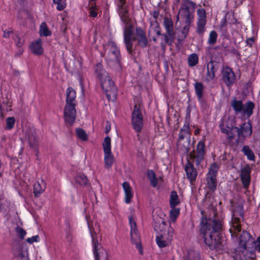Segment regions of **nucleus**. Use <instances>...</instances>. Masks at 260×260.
<instances>
[{"label":"nucleus","instance_id":"12","mask_svg":"<svg viewBox=\"0 0 260 260\" xmlns=\"http://www.w3.org/2000/svg\"><path fill=\"white\" fill-rule=\"evenodd\" d=\"M101 86L108 99L116 94L117 88L113 81L108 76L100 80Z\"/></svg>","mask_w":260,"mask_h":260},{"label":"nucleus","instance_id":"26","mask_svg":"<svg viewBox=\"0 0 260 260\" xmlns=\"http://www.w3.org/2000/svg\"><path fill=\"white\" fill-rule=\"evenodd\" d=\"M122 187L124 191L125 194V202L129 204L131 202L132 198L133 197V193L129 184L127 182H124L122 184Z\"/></svg>","mask_w":260,"mask_h":260},{"label":"nucleus","instance_id":"5","mask_svg":"<svg viewBox=\"0 0 260 260\" xmlns=\"http://www.w3.org/2000/svg\"><path fill=\"white\" fill-rule=\"evenodd\" d=\"M107 45L110 47L109 54L114 56V59L107 60L108 65L112 67L115 70L121 72L122 69V63L119 49L113 41H109Z\"/></svg>","mask_w":260,"mask_h":260},{"label":"nucleus","instance_id":"24","mask_svg":"<svg viewBox=\"0 0 260 260\" xmlns=\"http://www.w3.org/2000/svg\"><path fill=\"white\" fill-rule=\"evenodd\" d=\"M94 73L96 77L99 80L105 78V77L109 76L108 73L106 71L101 62H98L96 64L94 67Z\"/></svg>","mask_w":260,"mask_h":260},{"label":"nucleus","instance_id":"46","mask_svg":"<svg viewBox=\"0 0 260 260\" xmlns=\"http://www.w3.org/2000/svg\"><path fill=\"white\" fill-rule=\"evenodd\" d=\"M64 224L66 225L64 230L66 234V237L67 239H69L72 233L71 226L70 224V220L68 218L64 220Z\"/></svg>","mask_w":260,"mask_h":260},{"label":"nucleus","instance_id":"38","mask_svg":"<svg viewBox=\"0 0 260 260\" xmlns=\"http://www.w3.org/2000/svg\"><path fill=\"white\" fill-rule=\"evenodd\" d=\"M233 220V229H230V231L231 233V235L233 236L235 235V236H237V234L240 232L241 230V222L242 220H240L239 222H237L235 220Z\"/></svg>","mask_w":260,"mask_h":260},{"label":"nucleus","instance_id":"7","mask_svg":"<svg viewBox=\"0 0 260 260\" xmlns=\"http://www.w3.org/2000/svg\"><path fill=\"white\" fill-rule=\"evenodd\" d=\"M221 132L228 136V139L232 140L235 137L234 131L236 132V118L234 116H230L225 120H222L219 124Z\"/></svg>","mask_w":260,"mask_h":260},{"label":"nucleus","instance_id":"40","mask_svg":"<svg viewBox=\"0 0 260 260\" xmlns=\"http://www.w3.org/2000/svg\"><path fill=\"white\" fill-rule=\"evenodd\" d=\"M26 3H27V1H17V9L19 14L22 12L28 14L29 10L25 7Z\"/></svg>","mask_w":260,"mask_h":260},{"label":"nucleus","instance_id":"32","mask_svg":"<svg viewBox=\"0 0 260 260\" xmlns=\"http://www.w3.org/2000/svg\"><path fill=\"white\" fill-rule=\"evenodd\" d=\"M228 21L226 16L225 15L221 20L220 25L219 26V31L222 36L226 37L228 34Z\"/></svg>","mask_w":260,"mask_h":260},{"label":"nucleus","instance_id":"55","mask_svg":"<svg viewBox=\"0 0 260 260\" xmlns=\"http://www.w3.org/2000/svg\"><path fill=\"white\" fill-rule=\"evenodd\" d=\"M251 248H254V250L260 252V236L256 239V240L254 239Z\"/></svg>","mask_w":260,"mask_h":260},{"label":"nucleus","instance_id":"9","mask_svg":"<svg viewBox=\"0 0 260 260\" xmlns=\"http://www.w3.org/2000/svg\"><path fill=\"white\" fill-rule=\"evenodd\" d=\"M237 139L236 143L237 144H243L247 137H251L252 134V126L251 121L248 120L247 122H244L239 127H237Z\"/></svg>","mask_w":260,"mask_h":260},{"label":"nucleus","instance_id":"47","mask_svg":"<svg viewBox=\"0 0 260 260\" xmlns=\"http://www.w3.org/2000/svg\"><path fill=\"white\" fill-rule=\"evenodd\" d=\"M217 34L215 30H212L210 32L209 38L208 41L210 45H214L217 41Z\"/></svg>","mask_w":260,"mask_h":260},{"label":"nucleus","instance_id":"29","mask_svg":"<svg viewBox=\"0 0 260 260\" xmlns=\"http://www.w3.org/2000/svg\"><path fill=\"white\" fill-rule=\"evenodd\" d=\"M180 203L178 195L175 190L172 191L170 195V207L171 208H174Z\"/></svg>","mask_w":260,"mask_h":260},{"label":"nucleus","instance_id":"33","mask_svg":"<svg viewBox=\"0 0 260 260\" xmlns=\"http://www.w3.org/2000/svg\"><path fill=\"white\" fill-rule=\"evenodd\" d=\"M219 168V167L216 162L211 164L209 168V172L207 175V177L217 178V175Z\"/></svg>","mask_w":260,"mask_h":260},{"label":"nucleus","instance_id":"22","mask_svg":"<svg viewBox=\"0 0 260 260\" xmlns=\"http://www.w3.org/2000/svg\"><path fill=\"white\" fill-rule=\"evenodd\" d=\"M153 222L152 225L154 230L156 232H161L164 230L166 226V222L161 218L158 216H153Z\"/></svg>","mask_w":260,"mask_h":260},{"label":"nucleus","instance_id":"14","mask_svg":"<svg viewBox=\"0 0 260 260\" xmlns=\"http://www.w3.org/2000/svg\"><path fill=\"white\" fill-rule=\"evenodd\" d=\"M133 35V30L132 26L130 25L125 27L124 30L123 37L124 43L126 49L130 55V57L134 58L135 54V51L133 49V44L131 43L132 37Z\"/></svg>","mask_w":260,"mask_h":260},{"label":"nucleus","instance_id":"36","mask_svg":"<svg viewBox=\"0 0 260 260\" xmlns=\"http://www.w3.org/2000/svg\"><path fill=\"white\" fill-rule=\"evenodd\" d=\"M194 90L197 98H203L204 85L202 82H197L194 84Z\"/></svg>","mask_w":260,"mask_h":260},{"label":"nucleus","instance_id":"8","mask_svg":"<svg viewBox=\"0 0 260 260\" xmlns=\"http://www.w3.org/2000/svg\"><path fill=\"white\" fill-rule=\"evenodd\" d=\"M230 203L233 213L232 220H235L237 222H239L240 220H243L244 213L243 205L245 201L242 198H237L231 200Z\"/></svg>","mask_w":260,"mask_h":260},{"label":"nucleus","instance_id":"10","mask_svg":"<svg viewBox=\"0 0 260 260\" xmlns=\"http://www.w3.org/2000/svg\"><path fill=\"white\" fill-rule=\"evenodd\" d=\"M128 220L131 226V237L132 242L133 244L136 245V247L139 250L140 254L143 255V247L141 242V238L137 228L136 222L134 220V218L132 215L128 217Z\"/></svg>","mask_w":260,"mask_h":260},{"label":"nucleus","instance_id":"64","mask_svg":"<svg viewBox=\"0 0 260 260\" xmlns=\"http://www.w3.org/2000/svg\"><path fill=\"white\" fill-rule=\"evenodd\" d=\"M189 122H185V124L184 125V126L183 128H182L180 130L181 132H188V131L189 129Z\"/></svg>","mask_w":260,"mask_h":260},{"label":"nucleus","instance_id":"4","mask_svg":"<svg viewBox=\"0 0 260 260\" xmlns=\"http://www.w3.org/2000/svg\"><path fill=\"white\" fill-rule=\"evenodd\" d=\"M254 238L247 231L244 230L240 234L238 241V246L235 249V253L239 255L241 260L246 259L244 252L246 251L247 248H250Z\"/></svg>","mask_w":260,"mask_h":260},{"label":"nucleus","instance_id":"28","mask_svg":"<svg viewBox=\"0 0 260 260\" xmlns=\"http://www.w3.org/2000/svg\"><path fill=\"white\" fill-rule=\"evenodd\" d=\"M164 23L167 33L170 37L173 38L174 33L173 31V23L172 19L165 17Z\"/></svg>","mask_w":260,"mask_h":260},{"label":"nucleus","instance_id":"17","mask_svg":"<svg viewBox=\"0 0 260 260\" xmlns=\"http://www.w3.org/2000/svg\"><path fill=\"white\" fill-rule=\"evenodd\" d=\"M96 237V233L91 234L92 242L93 244V253L94 254L95 260H100L102 255H104L105 251V256L107 257V252L106 251L100 246L98 240L95 238Z\"/></svg>","mask_w":260,"mask_h":260},{"label":"nucleus","instance_id":"41","mask_svg":"<svg viewBox=\"0 0 260 260\" xmlns=\"http://www.w3.org/2000/svg\"><path fill=\"white\" fill-rule=\"evenodd\" d=\"M45 188V184L43 186H41L40 183L39 182L35 183L34 188L35 196L38 197L44 191Z\"/></svg>","mask_w":260,"mask_h":260},{"label":"nucleus","instance_id":"44","mask_svg":"<svg viewBox=\"0 0 260 260\" xmlns=\"http://www.w3.org/2000/svg\"><path fill=\"white\" fill-rule=\"evenodd\" d=\"M180 214V208L174 207L171 208L170 211V217L172 221H175Z\"/></svg>","mask_w":260,"mask_h":260},{"label":"nucleus","instance_id":"62","mask_svg":"<svg viewBox=\"0 0 260 260\" xmlns=\"http://www.w3.org/2000/svg\"><path fill=\"white\" fill-rule=\"evenodd\" d=\"M15 41L16 45L19 47H21L24 42V40L18 36H16V39Z\"/></svg>","mask_w":260,"mask_h":260},{"label":"nucleus","instance_id":"16","mask_svg":"<svg viewBox=\"0 0 260 260\" xmlns=\"http://www.w3.org/2000/svg\"><path fill=\"white\" fill-rule=\"evenodd\" d=\"M117 6L121 21L125 24H127L129 22L128 3L126 1H117Z\"/></svg>","mask_w":260,"mask_h":260},{"label":"nucleus","instance_id":"23","mask_svg":"<svg viewBox=\"0 0 260 260\" xmlns=\"http://www.w3.org/2000/svg\"><path fill=\"white\" fill-rule=\"evenodd\" d=\"M32 52L37 55L43 54V49L42 47V40L41 39H38L36 41L31 43L30 46Z\"/></svg>","mask_w":260,"mask_h":260},{"label":"nucleus","instance_id":"53","mask_svg":"<svg viewBox=\"0 0 260 260\" xmlns=\"http://www.w3.org/2000/svg\"><path fill=\"white\" fill-rule=\"evenodd\" d=\"M189 144H190V140H189L188 142H187V145H183L182 146H181L180 148H179L180 151L184 155H187L190 148H189Z\"/></svg>","mask_w":260,"mask_h":260},{"label":"nucleus","instance_id":"1","mask_svg":"<svg viewBox=\"0 0 260 260\" xmlns=\"http://www.w3.org/2000/svg\"><path fill=\"white\" fill-rule=\"evenodd\" d=\"M202 217L200 223L199 237L204 240V243L211 250L222 249V240L220 232L221 221L216 218H208L204 216V211H201Z\"/></svg>","mask_w":260,"mask_h":260},{"label":"nucleus","instance_id":"27","mask_svg":"<svg viewBox=\"0 0 260 260\" xmlns=\"http://www.w3.org/2000/svg\"><path fill=\"white\" fill-rule=\"evenodd\" d=\"M76 183L81 186H87L89 184L88 180L84 174L79 173L75 177Z\"/></svg>","mask_w":260,"mask_h":260},{"label":"nucleus","instance_id":"63","mask_svg":"<svg viewBox=\"0 0 260 260\" xmlns=\"http://www.w3.org/2000/svg\"><path fill=\"white\" fill-rule=\"evenodd\" d=\"M3 37L5 38H9L10 35L13 32L12 28H9L8 30H4Z\"/></svg>","mask_w":260,"mask_h":260},{"label":"nucleus","instance_id":"18","mask_svg":"<svg viewBox=\"0 0 260 260\" xmlns=\"http://www.w3.org/2000/svg\"><path fill=\"white\" fill-rule=\"evenodd\" d=\"M220 66V63L217 61L211 60L207 63V71L206 76L208 80H212L215 78V73L218 70Z\"/></svg>","mask_w":260,"mask_h":260},{"label":"nucleus","instance_id":"37","mask_svg":"<svg viewBox=\"0 0 260 260\" xmlns=\"http://www.w3.org/2000/svg\"><path fill=\"white\" fill-rule=\"evenodd\" d=\"M147 177L150 180V184L153 187H156L157 184L158 179L156 177L154 171L152 170H148Z\"/></svg>","mask_w":260,"mask_h":260},{"label":"nucleus","instance_id":"50","mask_svg":"<svg viewBox=\"0 0 260 260\" xmlns=\"http://www.w3.org/2000/svg\"><path fill=\"white\" fill-rule=\"evenodd\" d=\"M251 171V169L249 167L248 165H246L244 166L241 170V172L240 176H250V173Z\"/></svg>","mask_w":260,"mask_h":260},{"label":"nucleus","instance_id":"52","mask_svg":"<svg viewBox=\"0 0 260 260\" xmlns=\"http://www.w3.org/2000/svg\"><path fill=\"white\" fill-rule=\"evenodd\" d=\"M97 7L95 4H91L89 9V16L95 17L97 16L98 13L96 11Z\"/></svg>","mask_w":260,"mask_h":260},{"label":"nucleus","instance_id":"25","mask_svg":"<svg viewBox=\"0 0 260 260\" xmlns=\"http://www.w3.org/2000/svg\"><path fill=\"white\" fill-rule=\"evenodd\" d=\"M169 233V237L166 240L165 236L160 235L159 236H157L156 238V242L157 245L160 247L163 248L166 247L170 242H171L173 237L172 234H170V232Z\"/></svg>","mask_w":260,"mask_h":260},{"label":"nucleus","instance_id":"57","mask_svg":"<svg viewBox=\"0 0 260 260\" xmlns=\"http://www.w3.org/2000/svg\"><path fill=\"white\" fill-rule=\"evenodd\" d=\"M198 100L201 105V109L203 110H206L208 108V104L206 100L203 98H198Z\"/></svg>","mask_w":260,"mask_h":260},{"label":"nucleus","instance_id":"42","mask_svg":"<svg viewBox=\"0 0 260 260\" xmlns=\"http://www.w3.org/2000/svg\"><path fill=\"white\" fill-rule=\"evenodd\" d=\"M103 147L104 152H111V138L109 136L105 138L103 143Z\"/></svg>","mask_w":260,"mask_h":260},{"label":"nucleus","instance_id":"19","mask_svg":"<svg viewBox=\"0 0 260 260\" xmlns=\"http://www.w3.org/2000/svg\"><path fill=\"white\" fill-rule=\"evenodd\" d=\"M185 171L187 178L192 184L196 180L198 172L196 169L194 167L193 164L188 160L185 165Z\"/></svg>","mask_w":260,"mask_h":260},{"label":"nucleus","instance_id":"35","mask_svg":"<svg viewBox=\"0 0 260 260\" xmlns=\"http://www.w3.org/2000/svg\"><path fill=\"white\" fill-rule=\"evenodd\" d=\"M39 35L41 37H48L51 35V31L49 29L45 22H42L41 24Z\"/></svg>","mask_w":260,"mask_h":260},{"label":"nucleus","instance_id":"61","mask_svg":"<svg viewBox=\"0 0 260 260\" xmlns=\"http://www.w3.org/2000/svg\"><path fill=\"white\" fill-rule=\"evenodd\" d=\"M40 240V237L38 235H36L31 237V238H28L26 241L29 244H32L34 242H38Z\"/></svg>","mask_w":260,"mask_h":260},{"label":"nucleus","instance_id":"11","mask_svg":"<svg viewBox=\"0 0 260 260\" xmlns=\"http://www.w3.org/2000/svg\"><path fill=\"white\" fill-rule=\"evenodd\" d=\"M132 124L137 133H140L143 127V116L140 106L135 105L132 114Z\"/></svg>","mask_w":260,"mask_h":260},{"label":"nucleus","instance_id":"6","mask_svg":"<svg viewBox=\"0 0 260 260\" xmlns=\"http://www.w3.org/2000/svg\"><path fill=\"white\" fill-rule=\"evenodd\" d=\"M196 4L192 1H185L184 4L181 5L179 13L183 18L185 19V25L183 27V33H185L184 38H186L189 31L190 24L193 20V16L190 11L191 7L193 10L195 8Z\"/></svg>","mask_w":260,"mask_h":260},{"label":"nucleus","instance_id":"59","mask_svg":"<svg viewBox=\"0 0 260 260\" xmlns=\"http://www.w3.org/2000/svg\"><path fill=\"white\" fill-rule=\"evenodd\" d=\"M191 108L190 105H188L186 109V115L185 117V122H189L190 119V113Z\"/></svg>","mask_w":260,"mask_h":260},{"label":"nucleus","instance_id":"2","mask_svg":"<svg viewBox=\"0 0 260 260\" xmlns=\"http://www.w3.org/2000/svg\"><path fill=\"white\" fill-rule=\"evenodd\" d=\"M66 105L64 110V121L70 126H72L75 121L76 110L75 109L76 93L72 87H69L66 91Z\"/></svg>","mask_w":260,"mask_h":260},{"label":"nucleus","instance_id":"60","mask_svg":"<svg viewBox=\"0 0 260 260\" xmlns=\"http://www.w3.org/2000/svg\"><path fill=\"white\" fill-rule=\"evenodd\" d=\"M192 158H196L195 159V164L197 166H199L202 161L204 159V156L203 155H196V156H193L191 157Z\"/></svg>","mask_w":260,"mask_h":260},{"label":"nucleus","instance_id":"58","mask_svg":"<svg viewBox=\"0 0 260 260\" xmlns=\"http://www.w3.org/2000/svg\"><path fill=\"white\" fill-rule=\"evenodd\" d=\"M151 26H154V31L156 34L157 36H161L162 34L160 32V28L159 26L158 23L156 21H155V22L151 24Z\"/></svg>","mask_w":260,"mask_h":260},{"label":"nucleus","instance_id":"48","mask_svg":"<svg viewBox=\"0 0 260 260\" xmlns=\"http://www.w3.org/2000/svg\"><path fill=\"white\" fill-rule=\"evenodd\" d=\"M6 128L11 129L14 127L15 119L14 117H9L6 118Z\"/></svg>","mask_w":260,"mask_h":260},{"label":"nucleus","instance_id":"15","mask_svg":"<svg viewBox=\"0 0 260 260\" xmlns=\"http://www.w3.org/2000/svg\"><path fill=\"white\" fill-rule=\"evenodd\" d=\"M26 137L29 148L38 151L39 145V139L35 129L29 127L25 132Z\"/></svg>","mask_w":260,"mask_h":260},{"label":"nucleus","instance_id":"43","mask_svg":"<svg viewBox=\"0 0 260 260\" xmlns=\"http://www.w3.org/2000/svg\"><path fill=\"white\" fill-rule=\"evenodd\" d=\"M198 56L197 54L192 53L188 58V64L189 67H194L198 63Z\"/></svg>","mask_w":260,"mask_h":260},{"label":"nucleus","instance_id":"3","mask_svg":"<svg viewBox=\"0 0 260 260\" xmlns=\"http://www.w3.org/2000/svg\"><path fill=\"white\" fill-rule=\"evenodd\" d=\"M231 106L236 115L241 113L242 116L247 119H249L253 114V110L255 108V104L253 102L248 101L244 105L241 100H237L236 98L231 101Z\"/></svg>","mask_w":260,"mask_h":260},{"label":"nucleus","instance_id":"34","mask_svg":"<svg viewBox=\"0 0 260 260\" xmlns=\"http://www.w3.org/2000/svg\"><path fill=\"white\" fill-rule=\"evenodd\" d=\"M241 151L247 156L248 159L255 161L254 154L248 145L244 146Z\"/></svg>","mask_w":260,"mask_h":260},{"label":"nucleus","instance_id":"54","mask_svg":"<svg viewBox=\"0 0 260 260\" xmlns=\"http://www.w3.org/2000/svg\"><path fill=\"white\" fill-rule=\"evenodd\" d=\"M161 36H162V39L165 42V44H167L169 45H172L173 42L174 38L170 37L167 33L166 34H162ZM173 37H174V36Z\"/></svg>","mask_w":260,"mask_h":260},{"label":"nucleus","instance_id":"45","mask_svg":"<svg viewBox=\"0 0 260 260\" xmlns=\"http://www.w3.org/2000/svg\"><path fill=\"white\" fill-rule=\"evenodd\" d=\"M77 137L83 141H87L88 139L87 135L85 131L82 128H78L76 129Z\"/></svg>","mask_w":260,"mask_h":260},{"label":"nucleus","instance_id":"56","mask_svg":"<svg viewBox=\"0 0 260 260\" xmlns=\"http://www.w3.org/2000/svg\"><path fill=\"white\" fill-rule=\"evenodd\" d=\"M66 1H53V3L57 4V9L59 11L63 10L66 7Z\"/></svg>","mask_w":260,"mask_h":260},{"label":"nucleus","instance_id":"39","mask_svg":"<svg viewBox=\"0 0 260 260\" xmlns=\"http://www.w3.org/2000/svg\"><path fill=\"white\" fill-rule=\"evenodd\" d=\"M205 140V139H204ZM206 154V146L205 141H200L198 143L197 146V154L205 156Z\"/></svg>","mask_w":260,"mask_h":260},{"label":"nucleus","instance_id":"31","mask_svg":"<svg viewBox=\"0 0 260 260\" xmlns=\"http://www.w3.org/2000/svg\"><path fill=\"white\" fill-rule=\"evenodd\" d=\"M114 161V156L111 152H104V162L105 167L107 169L110 168Z\"/></svg>","mask_w":260,"mask_h":260},{"label":"nucleus","instance_id":"21","mask_svg":"<svg viewBox=\"0 0 260 260\" xmlns=\"http://www.w3.org/2000/svg\"><path fill=\"white\" fill-rule=\"evenodd\" d=\"M204 11V15L200 16L197 22V28L196 32L199 35L202 36L205 31V25L206 24V16L205 11Z\"/></svg>","mask_w":260,"mask_h":260},{"label":"nucleus","instance_id":"13","mask_svg":"<svg viewBox=\"0 0 260 260\" xmlns=\"http://www.w3.org/2000/svg\"><path fill=\"white\" fill-rule=\"evenodd\" d=\"M221 80L228 87H232L236 80V75L229 67L223 66L221 70Z\"/></svg>","mask_w":260,"mask_h":260},{"label":"nucleus","instance_id":"49","mask_svg":"<svg viewBox=\"0 0 260 260\" xmlns=\"http://www.w3.org/2000/svg\"><path fill=\"white\" fill-rule=\"evenodd\" d=\"M18 237L21 240L24 239L26 234V231L22 228L17 226L15 229Z\"/></svg>","mask_w":260,"mask_h":260},{"label":"nucleus","instance_id":"30","mask_svg":"<svg viewBox=\"0 0 260 260\" xmlns=\"http://www.w3.org/2000/svg\"><path fill=\"white\" fill-rule=\"evenodd\" d=\"M206 181L208 188L212 192L215 191L217 188V178L207 177Z\"/></svg>","mask_w":260,"mask_h":260},{"label":"nucleus","instance_id":"51","mask_svg":"<svg viewBox=\"0 0 260 260\" xmlns=\"http://www.w3.org/2000/svg\"><path fill=\"white\" fill-rule=\"evenodd\" d=\"M240 176L241 182L242 183L243 187L245 188H247L249 185L251 180V177L248 176Z\"/></svg>","mask_w":260,"mask_h":260},{"label":"nucleus","instance_id":"20","mask_svg":"<svg viewBox=\"0 0 260 260\" xmlns=\"http://www.w3.org/2000/svg\"><path fill=\"white\" fill-rule=\"evenodd\" d=\"M136 36L137 37V45L144 48L148 46V42L146 34L140 27H136Z\"/></svg>","mask_w":260,"mask_h":260}]
</instances>
